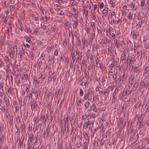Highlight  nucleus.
<instances>
[{"label": "nucleus", "instance_id": "nucleus-1", "mask_svg": "<svg viewBox=\"0 0 149 149\" xmlns=\"http://www.w3.org/2000/svg\"><path fill=\"white\" fill-rule=\"evenodd\" d=\"M141 85L144 86V88L145 90L149 88V79L145 78L143 81L141 82Z\"/></svg>", "mask_w": 149, "mask_h": 149}, {"label": "nucleus", "instance_id": "nucleus-2", "mask_svg": "<svg viewBox=\"0 0 149 149\" xmlns=\"http://www.w3.org/2000/svg\"><path fill=\"white\" fill-rule=\"evenodd\" d=\"M77 49H74L73 50V52L72 54V58L73 61V63H74V62L75 63L77 61V58H79V54H78V57H77Z\"/></svg>", "mask_w": 149, "mask_h": 149}, {"label": "nucleus", "instance_id": "nucleus-3", "mask_svg": "<svg viewBox=\"0 0 149 149\" xmlns=\"http://www.w3.org/2000/svg\"><path fill=\"white\" fill-rule=\"evenodd\" d=\"M120 123L118 124V128H123L125 125L126 121L125 120L123 119L122 118L120 119Z\"/></svg>", "mask_w": 149, "mask_h": 149}, {"label": "nucleus", "instance_id": "nucleus-4", "mask_svg": "<svg viewBox=\"0 0 149 149\" xmlns=\"http://www.w3.org/2000/svg\"><path fill=\"white\" fill-rule=\"evenodd\" d=\"M135 77L134 75H131L129 79L128 87L130 88L134 83Z\"/></svg>", "mask_w": 149, "mask_h": 149}, {"label": "nucleus", "instance_id": "nucleus-5", "mask_svg": "<svg viewBox=\"0 0 149 149\" xmlns=\"http://www.w3.org/2000/svg\"><path fill=\"white\" fill-rule=\"evenodd\" d=\"M136 132V131L135 130H133L131 134V135L130 138V140L132 142H135L136 140V136L134 135Z\"/></svg>", "mask_w": 149, "mask_h": 149}, {"label": "nucleus", "instance_id": "nucleus-6", "mask_svg": "<svg viewBox=\"0 0 149 149\" xmlns=\"http://www.w3.org/2000/svg\"><path fill=\"white\" fill-rule=\"evenodd\" d=\"M38 104L36 102L33 101L31 104V108L32 110L34 109L36 110L37 109Z\"/></svg>", "mask_w": 149, "mask_h": 149}, {"label": "nucleus", "instance_id": "nucleus-7", "mask_svg": "<svg viewBox=\"0 0 149 149\" xmlns=\"http://www.w3.org/2000/svg\"><path fill=\"white\" fill-rule=\"evenodd\" d=\"M135 14H132L130 13L128 15V19L130 20L134 21L135 17Z\"/></svg>", "mask_w": 149, "mask_h": 149}, {"label": "nucleus", "instance_id": "nucleus-8", "mask_svg": "<svg viewBox=\"0 0 149 149\" xmlns=\"http://www.w3.org/2000/svg\"><path fill=\"white\" fill-rule=\"evenodd\" d=\"M10 49L12 52H13L14 53H15L16 54H17V50L16 46L15 45L13 47H11L10 48Z\"/></svg>", "mask_w": 149, "mask_h": 149}, {"label": "nucleus", "instance_id": "nucleus-9", "mask_svg": "<svg viewBox=\"0 0 149 149\" xmlns=\"http://www.w3.org/2000/svg\"><path fill=\"white\" fill-rule=\"evenodd\" d=\"M111 133V132L110 131V130H108L105 134H102V138L103 139L106 138L108 136H109Z\"/></svg>", "mask_w": 149, "mask_h": 149}, {"label": "nucleus", "instance_id": "nucleus-10", "mask_svg": "<svg viewBox=\"0 0 149 149\" xmlns=\"http://www.w3.org/2000/svg\"><path fill=\"white\" fill-rule=\"evenodd\" d=\"M132 124V121H129L128 124L127 125V130L128 132L130 133L131 132H132L133 131L132 129L131 128Z\"/></svg>", "mask_w": 149, "mask_h": 149}, {"label": "nucleus", "instance_id": "nucleus-11", "mask_svg": "<svg viewBox=\"0 0 149 149\" xmlns=\"http://www.w3.org/2000/svg\"><path fill=\"white\" fill-rule=\"evenodd\" d=\"M82 42L83 48H84L85 46L86 47L87 46L88 41L86 39L83 38L82 39Z\"/></svg>", "mask_w": 149, "mask_h": 149}, {"label": "nucleus", "instance_id": "nucleus-12", "mask_svg": "<svg viewBox=\"0 0 149 149\" xmlns=\"http://www.w3.org/2000/svg\"><path fill=\"white\" fill-rule=\"evenodd\" d=\"M109 47L108 48L106 49V53L107 55H109L110 53H111V52L112 51V46L109 45Z\"/></svg>", "mask_w": 149, "mask_h": 149}, {"label": "nucleus", "instance_id": "nucleus-13", "mask_svg": "<svg viewBox=\"0 0 149 149\" xmlns=\"http://www.w3.org/2000/svg\"><path fill=\"white\" fill-rule=\"evenodd\" d=\"M117 95H113L111 99V100L112 101V104L114 103L117 100Z\"/></svg>", "mask_w": 149, "mask_h": 149}, {"label": "nucleus", "instance_id": "nucleus-14", "mask_svg": "<svg viewBox=\"0 0 149 149\" xmlns=\"http://www.w3.org/2000/svg\"><path fill=\"white\" fill-rule=\"evenodd\" d=\"M62 91H61L60 88L58 89L57 91H56L55 93V97L57 98L58 95H60L62 93Z\"/></svg>", "mask_w": 149, "mask_h": 149}, {"label": "nucleus", "instance_id": "nucleus-15", "mask_svg": "<svg viewBox=\"0 0 149 149\" xmlns=\"http://www.w3.org/2000/svg\"><path fill=\"white\" fill-rule=\"evenodd\" d=\"M130 6L133 10L135 11L136 10L137 7L135 5V3H134L133 2H131L130 4Z\"/></svg>", "mask_w": 149, "mask_h": 149}, {"label": "nucleus", "instance_id": "nucleus-16", "mask_svg": "<svg viewBox=\"0 0 149 149\" xmlns=\"http://www.w3.org/2000/svg\"><path fill=\"white\" fill-rule=\"evenodd\" d=\"M98 47L97 43H94L93 45V51H95V52L97 51Z\"/></svg>", "mask_w": 149, "mask_h": 149}, {"label": "nucleus", "instance_id": "nucleus-17", "mask_svg": "<svg viewBox=\"0 0 149 149\" xmlns=\"http://www.w3.org/2000/svg\"><path fill=\"white\" fill-rule=\"evenodd\" d=\"M47 132V134L46 135V136L47 137H48L49 136V134L50 133V130L49 129L47 128L45 131L44 132V133L42 135V136H44L45 134H46V132Z\"/></svg>", "mask_w": 149, "mask_h": 149}, {"label": "nucleus", "instance_id": "nucleus-18", "mask_svg": "<svg viewBox=\"0 0 149 149\" xmlns=\"http://www.w3.org/2000/svg\"><path fill=\"white\" fill-rule=\"evenodd\" d=\"M145 20H142L141 21L139 22L137 26H139V28H140L142 25L144 23Z\"/></svg>", "mask_w": 149, "mask_h": 149}, {"label": "nucleus", "instance_id": "nucleus-19", "mask_svg": "<svg viewBox=\"0 0 149 149\" xmlns=\"http://www.w3.org/2000/svg\"><path fill=\"white\" fill-rule=\"evenodd\" d=\"M117 40L114 39V42L116 47L118 49L120 47V43L117 42Z\"/></svg>", "mask_w": 149, "mask_h": 149}, {"label": "nucleus", "instance_id": "nucleus-20", "mask_svg": "<svg viewBox=\"0 0 149 149\" xmlns=\"http://www.w3.org/2000/svg\"><path fill=\"white\" fill-rule=\"evenodd\" d=\"M40 76L39 77V78H41L42 81H43L46 77V76L44 73H41L40 74Z\"/></svg>", "mask_w": 149, "mask_h": 149}, {"label": "nucleus", "instance_id": "nucleus-21", "mask_svg": "<svg viewBox=\"0 0 149 149\" xmlns=\"http://www.w3.org/2000/svg\"><path fill=\"white\" fill-rule=\"evenodd\" d=\"M141 104V102H138L134 106V109L135 110H137L139 109V106Z\"/></svg>", "mask_w": 149, "mask_h": 149}, {"label": "nucleus", "instance_id": "nucleus-22", "mask_svg": "<svg viewBox=\"0 0 149 149\" xmlns=\"http://www.w3.org/2000/svg\"><path fill=\"white\" fill-rule=\"evenodd\" d=\"M74 23L73 24V28L74 29H76V28L77 26L78 25V21L77 19H76V20L75 21H74Z\"/></svg>", "mask_w": 149, "mask_h": 149}, {"label": "nucleus", "instance_id": "nucleus-23", "mask_svg": "<svg viewBox=\"0 0 149 149\" xmlns=\"http://www.w3.org/2000/svg\"><path fill=\"white\" fill-rule=\"evenodd\" d=\"M38 8L40 11L41 12V15H44V8L41 5L40 6H38Z\"/></svg>", "mask_w": 149, "mask_h": 149}, {"label": "nucleus", "instance_id": "nucleus-24", "mask_svg": "<svg viewBox=\"0 0 149 149\" xmlns=\"http://www.w3.org/2000/svg\"><path fill=\"white\" fill-rule=\"evenodd\" d=\"M85 124H86V129H87L88 128V126L89 125L88 128L89 129V130H90V129H91V131L92 130V128L90 127V122L89 121H88V122H86L85 123Z\"/></svg>", "mask_w": 149, "mask_h": 149}, {"label": "nucleus", "instance_id": "nucleus-25", "mask_svg": "<svg viewBox=\"0 0 149 149\" xmlns=\"http://www.w3.org/2000/svg\"><path fill=\"white\" fill-rule=\"evenodd\" d=\"M70 23L68 22H66L65 23V26L66 29H69L70 27Z\"/></svg>", "mask_w": 149, "mask_h": 149}, {"label": "nucleus", "instance_id": "nucleus-26", "mask_svg": "<svg viewBox=\"0 0 149 149\" xmlns=\"http://www.w3.org/2000/svg\"><path fill=\"white\" fill-rule=\"evenodd\" d=\"M81 41L79 40V37H78L77 38V42H76V45L77 46L80 47L81 46Z\"/></svg>", "mask_w": 149, "mask_h": 149}, {"label": "nucleus", "instance_id": "nucleus-27", "mask_svg": "<svg viewBox=\"0 0 149 149\" xmlns=\"http://www.w3.org/2000/svg\"><path fill=\"white\" fill-rule=\"evenodd\" d=\"M129 92V91H126L125 92H124V91H123L122 92V94H121V98H122L123 96H125L126 95H127V94H129V93H128V92Z\"/></svg>", "mask_w": 149, "mask_h": 149}, {"label": "nucleus", "instance_id": "nucleus-28", "mask_svg": "<svg viewBox=\"0 0 149 149\" xmlns=\"http://www.w3.org/2000/svg\"><path fill=\"white\" fill-rule=\"evenodd\" d=\"M45 119V116L44 115L43 116H42L41 118V121H42L43 123H45L46 121L47 120V118Z\"/></svg>", "mask_w": 149, "mask_h": 149}, {"label": "nucleus", "instance_id": "nucleus-29", "mask_svg": "<svg viewBox=\"0 0 149 149\" xmlns=\"http://www.w3.org/2000/svg\"><path fill=\"white\" fill-rule=\"evenodd\" d=\"M149 112V105L148 106L147 108L146 109V111L143 114V115H142V116H143V118L144 117L145 115L147 114Z\"/></svg>", "mask_w": 149, "mask_h": 149}, {"label": "nucleus", "instance_id": "nucleus-30", "mask_svg": "<svg viewBox=\"0 0 149 149\" xmlns=\"http://www.w3.org/2000/svg\"><path fill=\"white\" fill-rule=\"evenodd\" d=\"M97 33L99 34H100L102 33V29L101 28H100L97 27Z\"/></svg>", "mask_w": 149, "mask_h": 149}, {"label": "nucleus", "instance_id": "nucleus-31", "mask_svg": "<svg viewBox=\"0 0 149 149\" xmlns=\"http://www.w3.org/2000/svg\"><path fill=\"white\" fill-rule=\"evenodd\" d=\"M90 52L89 50H88L87 52L86 53V58L87 59H88L89 58L90 56Z\"/></svg>", "mask_w": 149, "mask_h": 149}, {"label": "nucleus", "instance_id": "nucleus-32", "mask_svg": "<svg viewBox=\"0 0 149 149\" xmlns=\"http://www.w3.org/2000/svg\"><path fill=\"white\" fill-rule=\"evenodd\" d=\"M32 17L33 18V19L37 22H36V23H39V20L38 17H34L33 16H32Z\"/></svg>", "mask_w": 149, "mask_h": 149}, {"label": "nucleus", "instance_id": "nucleus-33", "mask_svg": "<svg viewBox=\"0 0 149 149\" xmlns=\"http://www.w3.org/2000/svg\"><path fill=\"white\" fill-rule=\"evenodd\" d=\"M108 11L105 9H104L102 11V14L104 16H106L107 14Z\"/></svg>", "mask_w": 149, "mask_h": 149}, {"label": "nucleus", "instance_id": "nucleus-34", "mask_svg": "<svg viewBox=\"0 0 149 149\" xmlns=\"http://www.w3.org/2000/svg\"><path fill=\"white\" fill-rule=\"evenodd\" d=\"M57 14L60 15H63L64 14V12L62 10H58L57 11Z\"/></svg>", "mask_w": 149, "mask_h": 149}, {"label": "nucleus", "instance_id": "nucleus-35", "mask_svg": "<svg viewBox=\"0 0 149 149\" xmlns=\"http://www.w3.org/2000/svg\"><path fill=\"white\" fill-rule=\"evenodd\" d=\"M127 77V76L124 73L123 74L122 77V80L123 81H125V79H126V78Z\"/></svg>", "mask_w": 149, "mask_h": 149}, {"label": "nucleus", "instance_id": "nucleus-36", "mask_svg": "<svg viewBox=\"0 0 149 149\" xmlns=\"http://www.w3.org/2000/svg\"><path fill=\"white\" fill-rule=\"evenodd\" d=\"M56 10L57 11L58 10H60L63 7L61 6H59L57 5H56Z\"/></svg>", "mask_w": 149, "mask_h": 149}, {"label": "nucleus", "instance_id": "nucleus-37", "mask_svg": "<svg viewBox=\"0 0 149 149\" xmlns=\"http://www.w3.org/2000/svg\"><path fill=\"white\" fill-rule=\"evenodd\" d=\"M25 38L26 39V41L30 43L31 42V38L29 37H25Z\"/></svg>", "mask_w": 149, "mask_h": 149}, {"label": "nucleus", "instance_id": "nucleus-38", "mask_svg": "<svg viewBox=\"0 0 149 149\" xmlns=\"http://www.w3.org/2000/svg\"><path fill=\"white\" fill-rule=\"evenodd\" d=\"M91 26L93 28V29H95V23L94 22H92L91 23Z\"/></svg>", "mask_w": 149, "mask_h": 149}, {"label": "nucleus", "instance_id": "nucleus-39", "mask_svg": "<svg viewBox=\"0 0 149 149\" xmlns=\"http://www.w3.org/2000/svg\"><path fill=\"white\" fill-rule=\"evenodd\" d=\"M90 105V103L89 102H86L85 104V107L86 109H87L88 108Z\"/></svg>", "mask_w": 149, "mask_h": 149}, {"label": "nucleus", "instance_id": "nucleus-40", "mask_svg": "<svg viewBox=\"0 0 149 149\" xmlns=\"http://www.w3.org/2000/svg\"><path fill=\"white\" fill-rule=\"evenodd\" d=\"M109 3L111 5V6L112 7H114L115 6V3H113V1L111 0L110 1Z\"/></svg>", "mask_w": 149, "mask_h": 149}, {"label": "nucleus", "instance_id": "nucleus-41", "mask_svg": "<svg viewBox=\"0 0 149 149\" xmlns=\"http://www.w3.org/2000/svg\"><path fill=\"white\" fill-rule=\"evenodd\" d=\"M25 31L26 32H31V30L30 28H26L25 29Z\"/></svg>", "mask_w": 149, "mask_h": 149}, {"label": "nucleus", "instance_id": "nucleus-42", "mask_svg": "<svg viewBox=\"0 0 149 149\" xmlns=\"http://www.w3.org/2000/svg\"><path fill=\"white\" fill-rule=\"evenodd\" d=\"M54 48V45H51V46H50L49 47L47 51L48 52H50L51 49H53Z\"/></svg>", "mask_w": 149, "mask_h": 149}, {"label": "nucleus", "instance_id": "nucleus-43", "mask_svg": "<svg viewBox=\"0 0 149 149\" xmlns=\"http://www.w3.org/2000/svg\"><path fill=\"white\" fill-rule=\"evenodd\" d=\"M130 61V64H132L134 62V59L133 58H131V59H129L128 60H127V61Z\"/></svg>", "mask_w": 149, "mask_h": 149}, {"label": "nucleus", "instance_id": "nucleus-44", "mask_svg": "<svg viewBox=\"0 0 149 149\" xmlns=\"http://www.w3.org/2000/svg\"><path fill=\"white\" fill-rule=\"evenodd\" d=\"M100 145H101L102 147L104 143H105V141L102 139H101L100 140Z\"/></svg>", "mask_w": 149, "mask_h": 149}, {"label": "nucleus", "instance_id": "nucleus-45", "mask_svg": "<svg viewBox=\"0 0 149 149\" xmlns=\"http://www.w3.org/2000/svg\"><path fill=\"white\" fill-rule=\"evenodd\" d=\"M36 5V3L34 1H33L31 2V6L33 7H35Z\"/></svg>", "mask_w": 149, "mask_h": 149}, {"label": "nucleus", "instance_id": "nucleus-46", "mask_svg": "<svg viewBox=\"0 0 149 149\" xmlns=\"http://www.w3.org/2000/svg\"><path fill=\"white\" fill-rule=\"evenodd\" d=\"M84 95V92L83 90L81 89H80L79 95L80 96H82Z\"/></svg>", "mask_w": 149, "mask_h": 149}, {"label": "nucleus", "instance_id": "nucleus-47", "mask_svg": "<svg viewBox=\"0 0 149 149\" xmlns=\"http://www.w3.org/2000/svg\"><path fill=\"white\" fill-rule=\"evenodd\" d=\"M22 131H23V132H24V131L25 132V126L24 124H23L22 125Z\"/></svg>", "mask_w": 149, "mask_h": 149}, {"label": "nucleus", "instance_id": "nucleus-48", "mask_svg": "<svg viewBox=\"0 0 149 149\" xmlns=\"http://www.w3.org/2000/svg\"><path fill=\"white\" fill-rule=\"evenodd\" d=\"M20 52L21 53V54L23 55L24 54V55H26L27 54V52H26L24 50H22Z\"/></svg>", "mask_w": 149, "mask_h": 149}, {"label": "nucleus", "instance_id": "nucleus-49", "mask_svg": "<svg viewBox=\"0 0 149 149\" xmlns=\"http://www.w3.org/2000/svg\"><path fill=\"white\" fill-rule=\"evenodd\" d=\"M54 58H52H52L50 59V60H49V62H50L49 64L50 65H52V64L53 65V63H54Z\"/></svg>", "mask_w": 149, "mask_h": 149}, {"label": "nucleus", "instance_id": "nucleus-50", "mask_svg": "<svg viewBox=\"0 0 149 149\" xmlns=\"http://www.w3.org/2000/svg\"><path fill=\"white\" fill-rule=\"evenodd\" d=\"M109 91L107 89H106V90L104 92L103 95H106V94H109Z\"/></svg>", "mask_w": 149, "mask_h": 149}, {"label": "nucleus", "instance_id": "nucleus-51", "mask_svg": "<svg viewBox=\"0 0 149 149\" xmlns=\"http://www.w3.org/2000/svg\"><path fill=\"white\" fill-rule=\"evenodd\" d=\"M27 98L28 96H25L24 97V100L23 102L24 103H26V102H27Z\"/></svg>", "mask_w": 149, "mask_h": 149}, {"label": "nucleus", "instance_id": "nucleus-52", "mask_svg": "<svg viewBox=\"0 0 149 149\" xmlns=\"http://www.w3.org/2000/svg\"><path fill=\"white\" fill-rule=\"evenodd\" d=\"M128 50L127 49H125L123 51V54L124 55L126 56L127 54Z\"/></svg>", "mask_w": 149, "mask_h": 149}, {"label": "nucleus", "instance_id": "nucleus-53", "mask_svg": "<svg viewBox=\"0 0 149 149\" xmlns=\"http://www.w3.org/2000/svg\"><path fill=\"white\" fill-rule=\"evenodd\" d=\"M84 138L86 139H87L88 138V134L87 133V132H84Z\"/></svg>", "mask_w": 149, "mask_h": 149}, {"label": "nucleus", "instance_id": "nucleus-54", "mask_svg": "<svg viewBox=\"0 0 149 149\" xmlns=\"http://www.w3.org/2000/svg\"><path fill=\"white\" fill-rule=\"evenodd\" d=\"M138 86V83L136 82L135 81V82L134 85L133 86V87L134 88H136Z\"/></svg>", "mask_w": 149, "mask_h": 149}, {"label": "nucleus", "instance_id": "nucleus-55", "mask_svg": "<svg viewBox=\"0 0 149 149\" xmlns=\"http://www.w3.org/2000/svg\"><path fill=\"white\" fill-rule=\"evenodd\" d=\"M141 6L143 7L144 6L145 4V1L144 0H143L141 1Z\"/></svg>", "mask_w": 149, "mask_h": 149}, {"label": "nucleus", "instance_id": "nucleus-56", "mask_svg": "<svg viewBox=\"0 0 149 149\" xmlns=\"http://www.w3.org/2000/svg\"><path fill=\"white\" fill-rule=\"evenodd\" d=\"M62 147V144L61 143H59L57 145L58 149H61Z\"/></svg>", "mask_w": 149, "mask_h": 149}, {"label": "nucleus", "instance_id": "nucleus-57", "mask_svg": "<svg viewBox=\"0 0 149 149\" xmlns=\"http://www.w3.org/2000/svg\"><path fill=\"white\" fill-rule=\"evenodd\" d=\"M117 72L116 73L115 72L113 74V79L114 80H115L117 78Z\"/></svg>", "mask_w": 149, "mask_h": 149}, {"label": "nucleus", "instance_id": "nucleus-58", "mask_svg": "<svg viewBox=\"0 0 149 149\" xmlns=\"http://www.w3.org/2000/svg\"><path fill=\"white\" fill-rule=\"evenodd\" d=\"M58 49H56L54 52V55L56 56H57L58 55Z\"/></svg>", "mask_w": 149, "mask_h": 149}, {"label": "nucleus", "instance_id": "nucleus-59", "mask_svg": "<svg viewBox=\"0 0 149 149\" xmlns=\"http://www.w3.org/2000/svg\"><path fill=\"white\" fill-rule=\"evenodd\" d=\"M121 22V19H118V20H116L115 21V23L116 24H118V23Z\"/></svg>", "mask_w": 149, "mask_h": 149}, {"label": "nucleus", "instance_id": "nucleus-60", "mask_svg": "<svg viewBox=\"0 0 149 149\" xmlns=\"http://www.w3.org/2000/svg\"><path fill=\"white\" fill-rule=\"evenodd\" d=\"M126 58V56L124 55L123 54H122L121 57V60L122 61L124 60H125Z\"/></svg>", "mask_w": 149, "mask_h": 149}, {"label": "nucleus", "instance_id": "nucleus-61", "mask_svg": "<svg viewBox=\"0 0 149 149\" xmlns=\"http://www.w3.org/2000/svg\"><path fill=\"white\" fill-rule=\"evenodd\" d=\"M74 18L76 19H77V18L78 17V13L77 12H74Z\"/></svg>", "mask_w": 149, "mask_h": 149}, {"label": "nucleus", "instance_id": "nucleus-62", "mask_svg": "<svg viewBox=\"0 0 149 149\" xmlns=\"http://www.w3.org/2000/svg\"><path fill=\"white\" fill-rule=\"evenodd\" d=\"M13 53H14L13 52L11 51L9 53V55L11 58H13L14 57Z\"/></svg>", "mask_w": 149, "mask_h": 149}, {"label": "nucleus", "instance_id": "nucleus-63", "mask_svg": "<svg viewBox=\"0 0 149 149\" xmlns=\"http://www.w3.org/2000/svg\"><path fill=\"white\" fill-rule=\"evenodd\" d=\"M140 52L139 51H137V53L136 54V55L137 56L136 58H137L138 59H139V56H140Z\"/></svg>", "mask_w": 149, "mask_h": 149}, {"label": "nucleus", "instance_id": "nucleus-64", "mask_svg": "<svg viewBox=\"0 0 149 149\" xmlns=\"http://www.w3.org/2000/svg\"><path fill=\"white\" fill-rule=\"evenodd\" d=\"M144 75L146 77H148L149 76V73L147 72H146L144 73Z\"/></svg>", "mask_w": 149, "mask_h": 149}]
</instances>
